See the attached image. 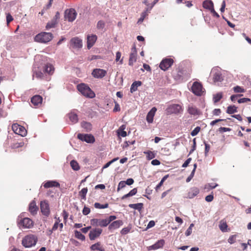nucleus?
Here are the masks:
<instances>
[{
  "mask_svg": "<svg viewBox=\"0 0 251 251\" xmlns=\"http://www.w3.org/2000/svg\"><path fill=\"white\" fill-rule=\"evenodd\" d=\"M102 229L99 228H95L91 230L89 233V237L91 240H94L99 237L101 234Z\"/></svg>",
  "mask_w": 251,
  "mask_h": 251,
  "instance_id": "nucleus-15",
  "label": "nucleus"
},
{
  "mask_svg": "<svg viewBox=\"0 0 251 251\" xmlns=\"http://www.w3.org/2000/svg\"><path fill=\"white\" fill-rule=\"evenodd\" d=\"M77 13L75 9H68L65 11L64 18L70 22H73L76 18Z\"/></svg>",
  "mask_w": 251,
  "mask_h": 251,
  "instance_id": "nucleus-7",
  "label": "nucleus"
},
{
  "mask_svg": "<svg viewBox=\"0 0 251 251\" xmlns=\"http://www.w3.org/2000/svg\"><path fill=\"white\" fill-rule=\"evenodd\" d=\"M55 218L57 219V221L55 222V223L54 224V225L53 226V227L52 228V231H55L58 228V227L59 226V223L60 222L59 218H57L55 217Z\"/></svg>",
  "mask_w": 251,
  "mask_h": 251,
  "instance_id": "nucleus-51",
  "label": "nucleus"
},
{
  "mask_svg": "<svg viewBox=\"0 0 251 251\" xmlns=\"http://www.w3.org/2000/svg\"><path fill=\"white\" fill-rule=\"evenodd\" d=\"M188 112L191 115L194 116L199 115L200 112L195 106L189 105L188 107Z\"/></svg>",
  "mask_w": 251,
  "mask_h": 251,
  "instance_id": "nucleus-25",
  "label": "nucleus"
},
{
  "mask_svg": "<svg viewBox=\"0 0 251 251\" xmlns=\"http://www.w3.org/2000/svg\"><path fill=\"white\" fill-rule=\"evenodd\" d=\"M77 89L82 95L87 98L92 99L95 97V93L85 84L81 83L78 84L77 86Z\"/></svg>",
  "mask_w": 251,
  "mask_h": 251,
  "instance_id": "nucleus-2",
  "label": "nucleus"
},
{
  "mask_svg": "<svg viewBox=\"0 0 251 251\" xmlns=\"http://www.w3.org/2000/svg\"><path fill=\"white\" fill-rule=\"evenodd\" d=\"M94 206L95 208L98 209H104L108 207V204L106 203L104 204H101L99 202H95L94 204Z\"/></svg>",
  "mask_w": 251,
  "mask_h": 251,
  "instance_id": "nucleus-44",
  "label": "nucleus"
},
{
  "mask_svg": "<svg viewBox=\"0 0 251 251\" xmlns=\"http://www.w3.org/2000/svg\"><path fill=\"white\" fill-rule=\"evenodd\" d=\"M236 237V235H235V234L230 236L228 239V242L230 244H232L234 243L235 242Z\"/></svg>",
  "mask_w": 251,
  "mask_h": 251,
  "instance_id": "nucleus-55",
  "label": "nucleus"
},
{
  "mask_svg": "<svg viewBox=\"0 0 251 251\" xmlns=\"http://www.w3.org/2000/svg\"><path fill=\"white\" fill-rule=\"evenodd\" d=\"M68 117L72 124L77 123L78 119L77 115L74 112H71L68 114Z\"/></svg>",
  "mask_w": 251,
  "mask_h": 251,
  "instance_id": "nucleus-27",
  "label": "nucleus"
},
{
  "mask_svg": "<svg viewBox=\"0 0 251 251\" xmlns=\"http://www.w3.org/2000/svg\"><path fill=\"white\" fill-rule=\"evenodd\" d=\"M40 209L43 215L48 217L50 214L49 204L47 201L45 200L40 202Z\"/></svg>",
  "mask_w": 251,
  "mask_h": 251,
  "instance_id": "nucleus-12",
  "label": "nucleus"
},
{
  "mask_svg": "<svg viewBox=\"0 0 251 251\" xmlns=\"http://www.w3.org/2000/svg\"><path fill=\"white\" fill-rule=\"evenodd\" d=\"M19 125L18 124H13L12 126L13 131L16 133H17L18 130L19 129Z\"/></svg>",
  "mask_w": 251,
  "mask_h": 251,
  "instance_id": "nucleus-61",
  "label": "nucleus"
},
{
  "mask_svg": "<svg viewBox=\"0 0 251 251\" xmlns=\"http://www.w3.org/2000/svg\"><path fill=\"white\" fill-rule=\"evenodd\" d=\"M19 129L18 130L17 134L21 135L22 137L25 136L26 135L27 131L25 128L19 125Z\"/></svg>",
  "mask_w": 251,
  "mask_h": 251,
  "instance_id": "nucleus-36",
  "label": "nucleus"
},
{
  "mask_svg": "<svg viewBox=\"0 0 251 251\" xmlns=\"http://www.w3.org/2000/svg\"><path fill=\"white\" fill-rule=\"evenodd\" d=\"M100 219H92L90 220L91 225L93 226H99Z\"/></svg>",
  "mask_w": 251,
  "mask_h": 251,
  "instance_id": "nucleus-46",
  "label": "nucleus"
},
{
  "mask_svg": "<svg viewBox=\"0 0 251 251\" xmlns=\"http://www.w3.org/2000/svg\"><path fill=\"white\" fill-rule=\"evenodd\" d=\"M44 71L49 75H52L54 72V67L50 64H47L44 67Z\"/></svg>",
  "mask_w": 251,
  "mask_h": 251,
  "instance_id": "nucleus-30",
  "label": "nucleus"
},
{
  "mask_svg": "<svg viewBox=\"0 0 251 251\" xmlns=\"http://www.w3.org/2000/svg\"><path fill=\"white\" fill-rule=\"evenodd\" d=\"M226 112L229 114H232L237 112V107L235 105H229L227 107Z\"/></svg>",
  "mask_w": 251,
  "mask_h": 251,
  "instance_id": "nucleus-34",
  "label": "nucleus"
},
{
  "mask_svg": "<svg viewBox=\"0 0 251 251\" xmlns=\"http://www.w3.org/2000/svg\"><path fill=\"white\" fill-rule=\"evenodd\" d=\"M109 223L107 218L105 219H100L99 226L100 227H106L109 225Z\"/></svg>",
  "mask_w": 251,
  "mask_h": 251,
  "instance_id": "nucleus-43",
  "label": "nucleus"
},
{
  "mask_svg": "<svg viewBox=\"0 0 251 251\" xmlns=\"http://www.w3.org/2000/svg\"><path fill=\"white\" fill-rule=\"evenodd\" d=\"M220 229L223 232H225L227 231V225L226 222L223 220H221L219 225Z\"/></svg>",
  "mask_w": 251,
  "mask_h": 251,
  "instance_id": "nucleus-33",
  "label": "nucleus"
},
{
  "mask_svg": "<svg viewBox=\"0 0 251 251\" xmlns=\"http://www.w3.org/2000/svg\"><path fill=\"white\" fill-rule=\"evenodd\" d=\"M201 130V127L199 126L196 127L191 132V135L192 136L197 135Z\"/></svg>",
  "mask_w": 251,
  "mask_h": 251,
  "instance_id": "nucleus-48",
  "label": "nucleus"
},
{
  "mask_svg": "<svg viewBox=\"0 0 251 251\" xmlns=\"http://www.w3.org/2000/svg\"><path fill=\"white\" fill-rule=\"evenodd\" d=\"M43 100L42 97L40 95H35L31 99V103L35 106L41 104Z\"/></svg>",
  "mask_w": 251,
  "mask_h": 251,
  "instance_id": "nucleus-23",
  "label": "nucleus"
},
{
  "mask_svg": "<svg viewBox=\"0 0 251 251\" xmlns=\"http://www.w3.org/2000/svg\"><path fill=\"white\" fill-rule=\"evenodd\" d=\"M202 6L204 8L211 11L214 7V4L211 0H205L203 2Z\"/></svg>",
  "mask_w": 251,
  "mask_h": 251,
  "instance_id": "nucleus-26",
  "label": "nucleus"
},
{
  "mask_svg": "<svg viewBox=\"0 0 251 251\" xmlns=\"http://www.w3.org/2000/svg\"><path fill=\"white\" fill-rule=\"evenodd\" d=\"M192 159L191 158H188L184 162V163L182 164V167L183 168H186L187 167L189 164L190 163Z\"/></svg>",
  "mask_w": 251,
  "mask_h": 251,
  "instance_id": "nucleus-63",
  "label": "nucleus"
},
{
  "mask_svg": "<svg viewBox=\"0 0 251 251\" xmlns=\"http://www.w3.org/2000/svg\"><path fill=\"white\" fill-rule=\"evenodd\" d=\"M144 153L147 155V158L148 160H151L155 156V153L151 151H144Z\"/></svg>",
  "mask_w": 251,
  "mask_h": 251,
  "instance_id": "nucleus-42",
  "label": "nucleus"
},
{
  "mask_svg": "<svg viewBox=\"0 0 251 251\" xmlns=\"http://www.w3.org/2000/svg\"><path fill=\"white\" fill-rule=\"evenodd\" d=\"M25 213H21L17 219V224L20 227L30 228L33 226V223L29 218L25 217Z\"/></svg>",
  "mask_w": 251,
  "mask_h": 251,
  "instance_id": "nucleus-1",
  "label": "nucleus"
},
{
  "mask_svg": "<svg viewBox=\"0 0 251 251\" xmlns=\"http://www.w3.org/2000/svg\"><path fill=\"white\" fill-rule=\"evenodd\" d=\"M43 76V73L38 68L36 69L34 67L33 69V77H36L38 78H41Z\"/></svg>",
  "mask_w": 251,
  "mask_h": 251,
  "instance_id": "nucleus-31",
  "label": "nucleus"
},
{
  "mask_svg": "<svg viewBox=\"0 0 251 251\" xmlns=\"http://www.w3.org/2000/svg\"><path fill=\"white\" fill-rule=\"evenodd\" d=\"M121 57V53L120 51H117L116 54V61H120V64H122L123 62V59L120 60V59Z\"/></svg>",
  "mask_w": 251,
  "mask_h": 251,
  "instance_id": "nucleus-54",
  "label": "nucleus"
},
{
  "mask_svg": "<svg viewBox=\"0 0 251 251\" xmlns=\"http://www.w3.org/2000/svg\"><path fill=\"white\" fill-rule=\"evenodd\" d=\"M130 229L131 227L129 226L124 227L121 230V234L122 235H126L129 232Z\"/></svg>",
  "mask_w": 251,
  "mask_h": 251,
  "instance_id": "nucleus-49",
  "label": "nucleus"
},
{
  "mask_svg": "<svg viewBox=\"0 0 251 251\" xmlns=\"http://www.w3.org/2000/svg\"><path fill=\"white\" fill-rule=\"evenodd\" d=\"M159 0H154L153 2L151 4V5L148 6V7L146 9V10L143 11L141 15V17L139 19L137 23L140 24L143 22L145 17L148 15L149 13H150L151 10L152 9L154 5L158 2Z\"/></svg>",
  "mask_w": 251,
  "mask_h": 251,
  "instance_id": "nucleus-10",
  "label": "nucleus"
},
{
  "mask_svg": "<svg viewBox=\"0 0 251 251\" xmlns=\"http://www.w3.org/2000/svg\"><path fill=\"white\" fill-rule=\"evenodd\" d=\"M200 192L199 189L197 187L191 188L186 197L188 199H193L196 197Z\"/></svg>",
  "mask_w": 251,
  "mask_h": 251,
  "instance_id": "nucleus-22",
  "label": "nucleus"
},
{
  "mask_svg": "<svg viewBox=\"0 0 251 251\" xmlns=\"http://www.w3.org/2000/svg\"><path fill=\"white\" fill-rule=\"evenodd\" d=\"M233 90L236 93H244L245 92V89L239 86L234 87Z\"/></svg>",
  "mask_w": 251,
  "mask_h": 251,
  "instance_id": "nucleus-50",
  "label": "nucleus"
},
{
  "mask_svg": "<svg viewBox=\"0 0 251 251\" xmlns=\"http://www.w3.org/2000/svg\"><path fill=\"white\" fill-rule=\"evenodd\" d=\"M29 211L30 213L34 215L37 214V211L38 210V207L36 205V203L35 201H32L29 205Z\"/></svg>",
  "mask_w": 251,
  "mask_h": 251,
  "instance_id": "nucleus-21",
  "label": "nucleus"
},
{
  "mask_svg": "<svg viewBox=\"0 0 251 251\" xmlns=\"http://www.w3.org/2000/svg\"><path fill=\"white\" fill-rule=\"evenodd\" d=\"M88 191L87 188H83L81 189V190L79 192V195L80 196L81 198L83 200L86 199V195Z\"/></svg>",
  "mask_w": 251,
  "mask_h": 251,
  "instance_id": "nucleus-41",
  "label": "nucleus"
},
{
  "mask_svg": "<svg viewBox=\"0 0 251 251\" xmlns=\"http://www.w3.org/2000/svg\"><path fill=\"white\" fill-rule=\"evenodd\" d=\"M128 206L130 208L134 209L135 210H137L139 211H140L143 208V203H137L134 204H129Z\"/></svg>",
  "mask_w": 251,
  "mask_h": 251,
  "instance_id": "nucleus-32",
  "label": "nucleus"
},
{
  "mask_svg": "<svg viewBox=\"0 0 251 251\" xmlns=\"http://www.w3.org/2000/svg\"><path fill=\"white\" fill-rule=\"evenodd\" d=\"M97 40V36L95 34L87 35V46L88 49L91 48L95 44Z\"/></svg>",
  "mask_w": 251,
  "mask_h": 251,
  "instance_id": "nucleus-17",
  "label": "nucleus"
},
{
  "mask_svg": "<svg viewBox=\"0 0 251 251\" xmlns=\"http://www.w3.org/2000/svg\"><path fill=\"white\" fill-rule=\"evenodd\" d=\"M223 98V95L222 93H218L215 95H213V100L214 103L219 102L221 99Z\"/></svg>",
  "mask_w": 251,
  "mask_h": 251,
  "instance_id": "nucleus-37",
  "label": "nucleus"
},
{
  "mask_svg": "<svg viewBox=\"0 0 251 251\" xmlns=\"http://www.w3.org/2000/svg\"><path fill=\"white\" fill-rule=\"evenodd\" d=\"M183 111L182 106L178 104H173L168 106L166 111L168 114H179Z\"/></svg>",
  "mask_w": 251,
  "mask_h": 251,
  "instance_id": "nucleus-8",
  "label": "nucleus"
},
{
  "mask_svg": "<svg viewBox=\"0 0 251 251\" xmlns=\"http://www.w3.org/2000/svg\"><path fill=\"white\" fill-rule=\"evenodd\" d=\"M70 44L75 49H80L82 47V40L77 37L72 38Z\"/></svg>",
  "mask_w": 251,
  "mask_h": 251,
  "instance_id": "nucleus-13",
  "label": "nucleus"
},
{
  "mask_svg": "<svg viewBox=\"0 0 251 251\" xmlns=\"http://www.w3.org/2000/svg\"><path fill=\"white\" fill-rule=\"evenodd\" d=\"M53 38V35L50 32H41L38 34L35 37L36 42L46 43L50 41Z\"/></svg>",
  "mask_w": 251,
  "mask_h": 251,
  "instance_id": "nucleus-5",
  "label": "nucleus"
},
{
  "mask_svg": "<svg viewBox=\"0 0 251 251\" xmlns=\"http://www.w3.org/2000/svg\"><path fill=\"white\" fill-rule=\"evenodd\" d=\"M81 127L84 129V131L87 132H90L92 129V124L88 122L82 121L80 124Z\"/></svg>",
  "mask_w": 251,
  "mask_h": 251,
  "instance_id": "nucleus-24",
  "label": "nucleus"
},
{
  "mask_svg": "<svg viewBox=\"0 0 251 251\" xmlns=\"http://www.w3.org/2000/svg\"><path fill=\"white\" fill-rule=\"evenodd\" d=\"M251 101V99L247 98H243L238 100L237 101L239 103H245Z\"/></svg>",
  "mask_w": 251,
  "mask_h": 251,
  "instance_id": "nucleus-57",
  "label": "nucleus"
},
{
  "mask_svg": "<svg viewBox=\"0 0 251 251\" xmlns=\"http://www.w3.org/2000/svg\"><path fill=\"white\" fill-rule=\"evenodd\" d=\"M77 137L80 140L85 142L87 143L92 144L95 141L94 136L91 134L78 133Z\"/></svg>",
  "mask_w": 251,
  "mask_h": 251,
  "instance_id": "nucleus-9",
  "label": "nucleus"
},
{
  "mask_svg": "<svg viewBox=\"0 0 251 251\" xmlns=\"http://www.w3.org/2000/svg\"><path fill=\"white\" fill-rule=\"evenodd\" d=\"M218 186L217 183H208L205 186V189L208 188V189H213Z\"/></svg>",
  "mask_w": 251,
  "mask_h": 251,
  "instance_id": "nucleus-45",
  "label": "nucleus"
},
{
  "mask_svg": "<svg viewBox=\"0 0 251 251\" xmlns=\"http://www.w3.org/2000/svg\"><path fill=\"white\" fill-rule=\"evenodd\" d=\"M204 144L205 145L204 154L206 156L207 155L208 152L210 150V146L209 144H207L205 141L204 142Z\"/></svg>",
  "mask_w": 251,
  "mask_h": 251,
  "instance_id": "nucleus-59",
  "label": "nucleus"
},
{
  "mask_svg": "<svg viewBox=\"0 0 251 251\" xmlns=\"http://www.w3.org/2000/svg\"><path fill=\"white\" fill-rule=\"evenodd\" d=\"M165 244V240L160 239L158 240L155 244L148 247L149 250H155L162 248Z\"/></svg>",
  "mask_w": 251,
  "mask_h": 251,
  "instance_id": "nucleus-18",
  "label": "nucleus"
},
{
  "mask_svg": "<svg viewBox=\"0 0 251 251\" xmlns=\"http://www.w3.org/2000/svg\"><path fill=\"white\" fill-rule=\"evenodd\" d=\"M24 142H19V143L18 142V143H15V144H13L12 145V148L13 149H17V148L23 147L24 146Z\"/></svg>",
  "mask_w": 251,
  "mask_h": 251,
  "instance_id": "nucleus-53",
  "label": "nucleus"
},
{
  "mask_svg": "<svg viewBox=\"0 0 251 251\" xmlns=\"http://www.w3.org/2000/svg\"><path fill=\"white\" fill-rule=\"evenodd\" d=\"M210 75L215 83L221 82L224 79V76L222 74L221 69L218 67L212 69Z\"/></svg>",
  "mask_w": 251,
  "mask_h": 251,
  "instance_id": "nucleus-3",
  "label": "nucleus"
},
{
  "mask_svg": "<svg viewBox=\"0 0 251 251\" xmlns=\"http://www.w3.org/2000/svg\"><path fill=\"white\" fill-rule=\"evenodd\" d=\"M156 110V108L155 107H153L148 112L146 117V120L148 123L151 124L153 122V117Z\"/></svg>",
  "mask_w": 251,
  "mask_h": 251,
  "instance_id": "nucleus-20",
  "label": "nucleus"
},
{
  "mask_svg": "<svg viewBox=\"0 0 251 251\" xmlns=\"http://www.w3.org/2000/svg\"><path fill=\"white\" fill-rule=\"evenodd\" d=\"M174 63V60L172 58H164L160 62L159 64L160 68L165 71L171 67Z\"/></svg>",
  "mask_w": 251,
  "mask_h": 251,
  "instance_id": "nucleus-11",
  "label": "nucleus"
},
{
  "mask_svg": "<svg viewBox=\"0 0 251 251\" xmlns=\"http://www.w3.org/2000/svg\"><path fill=\"white\" fill-rule=\"evenodd\" d=\"M37 240V237L35 235L29 234L23 239L22 244L25 248H30L36 245Z\"/></svg>",
  "mask_w": 251,
  "mask_h": 251,
  "instance_id": "nucleus-4",
  "label": "nucleus"
},
{
  "mask_svg": "<svg viewBox=\"0 0 251 251\" xmlns=\"http://www.w3.org/2000/svg\"><path fill=\"white\" fill-rule=\"evenodd\" d=\"M142 85V82L140 81H135L132 83L130 88V92L131 93L136 91L139 86Z\"/></svg>",
  "mask_w": 251,
  "mask_h": 251,
  "instance_id": "nucleus-28",
  "label": "nucleus"
},
{
  "mask_svg": "<svg viewBox=\"0 0 251 251\" xmlns=\"http://www.w3.org/2000/svg\"><path fill=\"white\" fill-rule=\"evenodd\" d=\"M72 168L75 171H77L79 169V166L78 163L75 160H73L70 162Z\"/></svg>",
  "mask_w": 251,
  "mask_h": 251,
  "instance_id": "nucleus-40",
  "label": "nucleus"
},
{
  "mask_svg": "<svg viewBox=\"0 0 251 251\" xmlns=\"http://www.w3.org/2000/svg\"><path fill=\"white\" fill-rule=\"evenodd\" d=\"M123 225V222L122 220H117L113 221L111 224H109L108 229L109 230H113L116 229L120 227Z\"/></svg>",
  "mask_w": 251,
  "mask_h": 251,
  "instance_id": "nucleus-19",
  "label": "nucleus"
},
{
  "mask_svg": "<svg viewBox=\"0 0 251 251\" xmlns=\"http://www.w3.org/2000/svg\"><path fill=\"white\" fill-rule=\"evenodd\" d=\"M90 209L89 207L84 206L82 210V213L84 215H87L90 213Z\"/></svg>",
  "mask_w": 251,
  "mask_h": 251,
  "instance_id": "nucleus-58",
  "label": "nucleus"
},
{
  "mask_svg": "<svg viewBox=\"0 0 251 251\" xmlns=\"http://www.w3.org/2000/svg\"><path fill=\"white\" fill-rule=\"evenodd\" d=\"M136 61V54L133 53H130L129 58L128 64L129 66H132L133 63Z\"/></svg>",
  "mask_w": 251,
  "mask_h": 251,
  "instance_id": "nucleus-39",
  "label": "nucleus"
},
{
  "mask_svg": "<svg viewBox=\"0 0 251 251\" xmlns=\"http://www.w3.org/2000/svg\"><path fill=\"white\" fill-rule=\"evenodd\" d=\"M106 71L103 69H95L93 70L92 75L95 78H101L106 75Z\"/></svg>",
  "mask_w": 251,
  "mask_h": 251,
  "instance_id": "nucleus-14",
  "label": "nucleus"
},
{
  "mask_svg": "<svg viewBox=\"0 0 251 251\" xmlns=\"http://www.w3.org/2000/svg\"><path fill=\"white\" fill-rule=\"evenodd\" d=\"M126 183L125 181L122 180L118 184L117 191H119L121 189L124 188L126 186Z\"/></svg>",
  "mask_w": 251,
  "mask_h": 251,
  "instance_id": "nucleus-52",
  "label": "nucleus"
},
{
  "mask_svg": "<svg viewBox=\"0 0 251 251\" xmlns=\"http://www.w3.org/2000/svg\"><path fill=\"white\" fill-rule=\"evenodd\" d=\"M231 120V119L230 118H227L226 119H216L215 120H214V121H212L210 122V125L211 126H214L216 124H217V123L219 122H221V121H226V120Z\"/></svg>",
  "mask_w": 251,
  "mask_h": 251,
  "instance_id": "nucleus-47",
  "label": "nucleus"
},
{
  "mask_svg": "<svg viewBox=\"0 0 251 251\" xmlns=\"http://www.w3.org/2000/svg\"><path fill=\"white\" fill-rule=\"evenodd\" d=\"M105 23L103 21H99L97 25V27L98 29H103L104 27Z\"/></svg>",
  "mask_w": 251,
  "mask_h": 251,
  "instance_id": "nucleus-56",
  "label": "nucleus"
},
{
  "mask_svg": "<svg viewBox=\"0 0 251 251\" xmlns=\"http://www.w3.org/2000/svg\"><path fill=\"white\" fill-rule=\"evenodd\" d=\"M44 187L46 189L51 187H59L60 184L56 180H48L42 183L41 187Z\"/></svg>",
  "mask_w": 251,
  "mask_h": 251,
  "instance_id": "nucleus-16",
  "label": "nucleus"
},
{
  "mask_svg": "<svg viewBox=\"0 0 251 251\" xmlns=\"http://www.w3.org/2000/svg\"><path fill=\"white\" fill-rule=\"evenodd\" d=\"M191 91L198 96H201L204 92L202 84L198 81L193 82L191 87Z\"/></svg>",
  "mask_w": 251,
  "mask_h": 251,
  "instance_id": "nucleus-6",
  "label": "nucleus"
},
{
  "mask_svg": "<svg viewBox=\"0 0 251 251\" xmlns=\"http://www.w3.org/2000/svg\"><path fill=\"white\" fill-rule=\"evenodd\" d=\"M231 130V128L225 127H221L218 129V131L221 133L223 132L230 131Z\"/></svg>",
  "mask_w": 251,
  "mask_h": 251,
  "instance_id": "nucleus-60",
  "label": "nucleus"
},
{
  "mask_svg": "<svg viewBox=\"0 0 251 251\" xmlns=\"http://www.w3.org/2000/svg\"><path fill=\"white\" fill-rule=\"evenodd\" d=\"M75 236L76 238L81 241H84L85 239V236L83 235L80 231L77 230L75 231Z\"/></svg>",
  "mask_w": 251,
  "mask_h": 251,
  "instance_id": "nucleus-38",
  "label": "nucleus"
},
{
  "mask_svg": "<svg viewBox=\"0 0 251 251\" xmlns=\"http://www.w3.org/2000/svg\"><path fill=\"white\" fill-rule=\"evenodd\" d=\"M193 145L192 146L191 150L189 151V154H191L196 150V139L195 138H194L193 140Z\"/></svg>",
  "mask_w": 251,
  "mask_h": 251,
  "instance_id": "nucleus-62",
  "label": "nucleus"
},
{
  "mask_svg": "<svg viewBox=\"0 0 251 251\" xmlns=\"http://www.w3.org/2000/svg\"><path fill=\"white\" fill-rule=\"evenodd\" d=\"M214 198L213 195L212 194H210L209 195H207L205 198V200L207 202H211L213 201Z\"/></svg>",
  "mask_w": 251,
  "mask_h": 251,
  "instance_id": "nucleus-64",
  "label": "nucleus"
},
{
  "mask_svg": "<svg viewBox=\"0 0 251 251\" xmlns=\"http://www.w3.org/2000/svg\"><path fill=\"white\" fill-rule=\"evenodd\" d=\"M57 24V21H56L55 19H52L49 22L46 26L47 29H49L51 28H53Z\"/></svg>",
  "mask_w": 251,
  "mask_h": 251,
  "instance_id": "nucleus-35",
  "label": "nucleus"
},
{
  "mask_svg": "<svg viewBox=\"0 0 251 251\" xmlns=\"http://www.w3.org/2000/svg\"><path fill=\"white\" fill-rule=\"evenodd\" d=\"M90 249L92 251H104V248L101 246L100 242H97L90 247Z\"/></svg>",
  "mask_w": 251,
  "mask_h": 251,
  "instance_id": "nucleus-29",
  "label": "nucleus"
}]
</instances>
